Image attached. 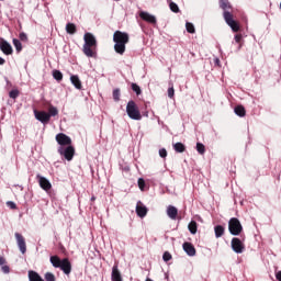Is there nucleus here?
<instances>
[{"instance_id": "f257e3e1", "label": "nucleus", "mask_w": 281, "mask_h": 281, "mask_svg": "<svg viewBox=\"0 0 281 281\" xmlns=\"http://www.w3.org/2000/svg\"><path fill=\"white\" fill-rule=\"evenodd\" d=\"M220 8L224 10L223 16L227 26L231 27L233 32H239L240 24L236 20H234V14L229 12V10H232V4L229 3V0H220Z\"/></svg>"}, {"instance_id": "f03ea898", "label": "nucleus", "mask_w": 281, "mask_h": 281, "mask_svg": "<svg viewBox=\"0 0 281 281\" xmlns=\"http://www.w3.org/2000/svg\"><path fill=\"white\" fill-rule=\"evenodd\" d=\"M83 41L82 52L85 56L88 58H95V56H98V40H95V36L92 33H86L83 35Z\"/></svg>"}, {"instance_id": "7ed1b4c3", "label": "nucleus", "mask_w": 281, "mask_h": 281, "mask_svg": "<svg viewBox=\"0 0 281 281\" xmlns=\"http://www.w3.org/2000/svg\"><path fill=\"white\" fill-rule=\"evenodd\" d=\"M113 41L115 43L114 52L116 54H120V56H124V52H126V45L128 41H131L128 33L122 32V31H115L113 34Z\"/></svg>"}, {"instance_id": "20e7f679", "label": "nucleus", "mask_w": 281, "mask_h": 281, "mask_svg": "<svg viewBox=\"0 0 281 281\" xmlns=\"http://www.w3.org/2000/svg\"><path fill=\"white\" fill-rule=\"evenodd\" d=\"M50 263L55 269H60L65 276L71 273V261H69V258L60 259L57 255L50 256Z\"/></svg>"}, {"instance_id": "39448f33", "label": "nucleus", "mask_w": 281, "mask_h": 281, "mask_svg": "<svg viewBox=\"0 0 281 281\" xmlns=\"http://www.w3.org/2000/svg\"><path fill=\"white\" fill-rule=\"evenodd\" d=\"M126 113L131 120H142V112H139V108L135 101H128L126 105Z\"/></svg>"}, {"instance_id": "423d86ee", "label": "nucleus", "mask_w": 281, "mask_h": 281, "mask_svg": "<svg viewBox=\"0 0 281 281\" xmlns=\"http://www.w3.org/2000/svg\"><path fill=\"white\" fill-rule=\"evenodd\" d=\"M228 231L232 236H240L243 233V224L237 217H232L228 222Z\"/></svg>"}, {"instance_id": "0eeeda50", "label": "nucleus", "mask_w": 281, "mask_h": 281, "mask_svg": "<svg viewBox=\"0 0 281 281\" xmlns=\"http://www.w3.org/2000/svg\"><path fill=\"white\" fill-rule=\"evenodd\" d=\"M57 151L59 155L65 157L67 161H71V159H74V155H76V148H74L71 145H68L66 148L58 147Z\"/></svg>"}, {"instance_id": "6e6552de", "label": "nucleus", "mask_w": 281, "mask_h": 281, "mask_svg": "<svg viewBox=\"0 0 281 281\" xmlns=\"http://www.w3.org/2000/svg\"><path fill=\"white\" fill-rule=\"evenodd\" d=\"M55 139L57 144H59V147L63 148V146H71V137H69L65 133H59L55 136Z\"/></svg>"}, {"instance_id": "1a4fd4ad", "label": "nucleus", "mask_w": 281, "mask_h": 281, "mask_svg": "<svg viewBox=\"0 0 281 281\" xmlns=\"http://www.w3.org/2000/svg\"><path fill=\"white\" fill-rule=\"evenodd\" d=\"M231 246L235 254H243V251H245V244H243L240 238L234 237L231 241Z\"/></svg>"}, {"instance_id": "9d476101", "label": "nucleus", "mask_w": 281, "mask_h": 281, "mask_svg": "<svg viewBox=\"0 0 281 281\" xmlns=\"http://www.w3.org/2000/svg\"><path fill=\"white\" fill-rule=\"evenodd\" d=\"M14 236L21 254H25L27 251V244L25 243V237H23V235H21L20 233H15Z\"/></svg>"}, {"instance_id": "9b49d317", "label": "nucleus", "mask_w": 281, "mask_h": 281, "mask_svg": "<svg viewBox=\"0 0 281 281\" xmlns=\"http://www.w3.org/2000/svg\"><path fill=\"white\" fill-rule=\"evenodd\" d=\"M36 179H38V183L40 187L42 188V190H45V192H49V190H52V182H49V180H47V178L37 175Z\"/></svg>"}, {"instance_id": "f8f14e48", "label": "nucleus", "mask_w": 281, "mask_h": 281, "mask_svg": "<svg viewBox=\"0 0 281 281\" xmlns=\"http://www.w3.org/2000/svg\"><path fill=\"white\" fill-rule=\"evenodd\" d=\"M139 18L143 21H146V23H150L151 25H157V18H155V15H153L146 11H142L139 13Z\"/></svg>"}, {"instance_id": "ddd939ff", "label": "nucleus", "mask_w": 281, "mask_h": 281, "mask_svg": "<svg viewBox=\"0 0 281 281\" xmlns=\"http://www.w3.org/2000/svg\"><path fill=\"white\" fill-rule=\"evenodd\" d=\"M0 49L5 54V56H11V54L14 52V49H12V45L5 40L0 41Z\"/></svg>"}, {"instance_id": "4468645a", "label": "nucleus", "mask_w": 281, "mask_h": 281, "mask_svg": "<svg viewBox=\"0 0 281 281\" xmlns=\"http://www.w3.org/2000/svg\"><path fill=\"white\" fill-rule=\"evenodd\" d=\"M36 120L42 122V124H47L50 120L49 114L45 111H34Z\"/></svg>"}, {"instance_id": "2eb2a0df", "label": "nucleus", "mask_w": 281, "mask_h": 281, "mask_svg": "<svg viewBox=\"0 0 281 281\" xmlns=\"http://www.w3.org/2000/svg\"><path fill=\"white\" fill-rule=\"evenodd\" d=\"M183 251H186V254H188L189 256H196V248H194V245H192V243L190 241H186L182 245Z\"/></svg>"}, {"instance_id": "dca6fc26", "label": "nucleus", "mask_w": 281, "mask_h": 281, "mask_svg": "<svg viewBox=\"0 0 281 281\" xmlns=\"http://www.w3.org/2000/svg\"><path fill=\"white\" fill-rule=\"evenodd\" d=\"M136 214L139 216V218H144V216L148 214V209L142 204V202H138L136 205Z\"/></svg>"}, {"instance_id": "f3484780", "label": "nucleus", "mask_w": 281, "mask_h": 281, "mask_svg": "<svg viewBox=\"0 0 281 281\" xmlns=\"http://www.w3.org/2000/svg\"><path fill=\"white\" fill-rule=\"evenodd\" d=\"M179 214V210H177V207L169 205L167 209V216H169V218H171V221H177V216Z\"/></svg>"}, {"instance_id": "a211bd4d", "label": "nucleus", "mask_w": 281, "mask_h": 281, "mask_svg": "<svg viewBox=\"0 0 281 281\" xmlns=\"http://www.w3.org/2000/svg\"><path fill=\"white\" fill-rule=\"evenodd\" d=\"M70 81L76 89H78L79 91L82 90V81H80V77H78L77 75H72L70 77Z\"/></svg>"}, {"instance_id": "6ab92c4d", "label": "nucleus", "mask_w": 281, "mask_h": 281, "mask_svg": "<svg viewBox=\"0 0 281 281\" xmlns=\"http://www.w3.org/2000/svg\"><path fill=\"white\" fill-rule=\"evenodd\" d=\"M29 281H45V279L43 277H41V274H38V272H36L34 270H30L29 271Z\"/></svg>"}, {"instance_id": "aec40b11", "label": "nucleus", "mask_w": 281, "mask_h": 281, "mask_svg": "<svg viewBox=\"0 0 281 281\" xmlns=\"http://www.w3.org/2000/svg\"><path fill=\"white\" fill-rule=\"evenodd\" d=\"M112 281H122V273H120V269H117V265L112 268Z\"/></svg>"}, {"instance_id": "412c9836", "label": "nucleus", "mask_w": 281, "mask_h": 281, "mask_svg": "<svg viewBox=\"0 0 281 281\" xmlns=\"http://www.w3.org/2000/svg\"><path fill=\"white\" fill-rule=\"evenodd\" d=\"M234 111L239 117H245V115H247V110H245V106L243 105L235 106Z\"/></svg>"}, {"instance_id": "4be33fe9", "label": "nucleus", "mask_w": 281, "mask_h": 281, "mask_svg": "<svg viewBox=\"0 0 281 281\" xmlns=\"http://www.w3.org/2000/svg\"><path fill=\"white\" fill-rule=\"evenodd\" d=\"M215 238H221L225 234V227L223 225H217L214 227Z\"/></svg>"}, {"instance_id": "5701e85b", "label": "nucleus", "mask_w": 281, "mask_h": 281, "mask_svg": "<svg viewBox=\"0 0 281 281\" xmlns=\"http://www.w3.org/2000/svg\"><path fill=\"white\" fill-rule=\"evenodd\" d=\"M66 32H67V34H76V32H78V29L76 27V24L67 23L66 24Z\"/></svg>"}, {"instance_id": "b1692460", "label": "nucleus", "mask_w": 281, "mask_h": 281, "mask_svg": "<svg viewBox=\"0 0 281 281\" xmlns=\"http://www.w3.org/2000/svg\"><path fill=\"white\" fill-rule=\"evenodd\" d=\"M173 149L176 153H186V145H183V143H176Z\"/></svg>"}, {"instance_id": "393cba45", "label": "nucleus", "mask_w": 281, "mask_h": 281, "mask_svg": "<svg viewBox=\"0 0 281 281\" xmlns=\"http://www.w3.org/2000/svg\"><path fill=\"white\" fill-rule=\"evenodd\" d=\"M188 229L191 234H196L198 231V224L194 221H191L188 225Z\"/></svg>"}, {"instance_id": "a878e982", "label": "nucleus", "mask_w": 281, "mask_h": 281, "mask_svg": "<svg viewBox=\"0 0 281 281\" xmlns=\"http://www.w3.org/2000/svg\"><path fill=\"white\" fill-rule=\"evenodd\" d=\"M13 45L19 53L23 52V44H21V41H19L18 38H13Z\"/></svg>"}, {"instance_id": "bb28decb", "label": "nucleus", "mask_w": 281, "mask_h": 281, "mask_svg": "<svg viewBox=\"0 0 281 281\" xmlns=\"http://www.w3.org/2000/svg\"><path fill=\"white\" fill-rule=\"evenodd\" d=\"M48 115H49L50 119L56 117V115H58V109L54 105H49Z\"/></svg>"}, {"instance_id": "cd10ccee", "label": "nucleus", "mask_w": 281, "mask_h": 281, "mask_svg": "<svg viewBox=\"0 0 281 281\" xmlns=\"http://www.w3.org/2000/svg\"><path fill=\"white\" fill-rule=\"evenodd\" d=\"M186 27L189 34H194L196 32V30L194 29V24H192L191 22H187Z\"/></svg>"}, {"instance_id": "c85d7f7f", "label": "nucleus", "mask_w": 281, "mask_h": 281, "mask_svg": "<svg viewBox=\"0 0 281 281\" xmlns=\"http://www.w3.org/2000/svg\"><path fill=\"white\" fill-rule=\"evenodd\" d=\"M53 78L58 82H60V80H63V72H60V70H54Z\"/></svg>"}, {"instance_id": "c756f323", "label": "nucleus", "mask_w": 281, "mask_h": 281, "mask_svg": "<svg viewBox=\"0 0 281 281\" xmlns=\"http://www.w3.org/2000/svg\"><path fill=\"white\" fill-rule=\"evenodd\" d=\"M112 95H113L114 102H120V95H121L120 88L114 89Z\"/></svg>"}, {"instance_id": "7c9ffc66", "label": "nucleus", "mask_w": 281, "mask_h": 281, "mask_svg": "<svg viewBox=\"0 0 281 281\" xmlns=\"http://www.w3.org/2000/svg\"><path fill=\"white\" fill-rule=\"evenodd\" d=\"M196 150L200 155H205V145L202 143H196Z\"/></svg>"}, {"instance_id": "2f4dec72", "label": "nucleus", "mask_w": 281, "mask_h": 281, "mask_svg": "<svg viewBox=\"0 0 281 281\" xmlns=\"http://www.w3.org/2000/svg\"><path fill=\"white\" fill-rule=\"evenodd\" d=\"M169 8H170L171 12H175L176 14H178V12H179V5H178L177 3L170 2V3H169Z\"/></svg>"}, {"instance_id": "473e14b6", "label": "nucleus", "mask_w": 281, "mask_h": 281, "mask_svg": "<svg viewBox=\"0 0 281 281\" xmlns=\"http://www.w3.org/2000/svg\"><path fill=\"white\" fill-rule=\"evenodd\" d=\"M132 90L136 92V95H142V88L137 83H132Z\"/></svg>"}, {"instance_id": "72a5a7b5", "label": "nucleus", "mask_w": 281, "mask_h": 281, "mask_svg": "<svg viewBox=\"0 0 281 281\" xmlns=\"http://www.w3.org/2000/svg\"><path fill=\"white\" fill-rule=\"evenodd\" d=\"M162 260L165 262H170V260H172V255L168 251H165L164 255H162Z\"/></svg>"}, {"instance_id": "f704fd0d", "label": "nucleus", "mask_w": 281, "mask_h": 281, "mask_svg": "<svg viewBox=\"0 0 281 281\" xmlns=\"http://www.w3.org/2000/svg\"><path fill=\"white\" fill-rule=\"evenodd\" d=\"M45 280L46 281H56V277L52 272H46L45 273Z\"/></svg>"}, {"instance_id": "c9c22d12", "label": "nucleus", "mask_w": 281, "mask_h": 281, "mask_svg": "<svg viewBox=\"0 0 281 281\" xmlns=\"http://www.w3.org/2000/svg\"><path fill=\"white\" fill-rule=\"evenodd\" d=\"M9 98H12V100H16V98H19V90H11L9 92Z\"/></svg>"}, {"instance_id": "e433bc0d", "label": "nucleus", "mask_w": 281, "mask_h": 281, "mask_svg": "<svg viewBox=\"0 0 281 281\" xmlns=\"http://www.w3.org/2000/svg\"><path fill=\"white\" fill-rule=\"evenodd\" d=\"M138 188L139 190H144V188H146V181L144 180V178L138 179Z\"/></svg>"}, {"instance_id": "4c0bfd02", "label": "nucleus", "mask_w": 281, "mask_h": 281, "mask_svg": "<svg viewBox=\"0 0 281 281\" xmlns=\"http://www.w3.org/2000/svg\"><path fill=\"white\" fill-rule=\"evenodd\" d=\"M19 38L20 41H22V43H27L29 41L27 34H25L24 32L20 33Z\"/></svg>"}, {"instance_id": "58836bf2", "label": "nucleus", "mask_w": 281, "mask_h": 281, "mask_svg": "<svg viewBox=\"0 0 281 281\" xmlns=\"http://www.w3.org/2000/svg\"><path fill=\"white\" fill-rule=\"evenodd\" d=\"M159 156H160L162 159H166V157H168V150H166V148L159 149Z\"/></svg>"}, {"instance_id": "ea45409f", "label": "nucleus", "mask_w": 281, "mask_h": 281, "mask_svg": "<svg viewBox=\"0 0 281 281\" xmlns=\"http://www.w3.org/2000/svg\"><path fill=\"white\" fill-rule=\"evenodd\" d=\"M168 98H175V87L172 86L168 89Z\"/></svg>"}, {"instance_id": "a19ab883", "label": "nucleus", "mask_w": 281, "mask_h": 281, "mask_svg": "<svg viewBox=\"0 0 281 281\" xmlns=\"http://www.w3.org/2000/svg\"><path fill=\"white\" fill-rule=\"evenodd\" d=\"M7 206L10 207V210H16V203L12 201H8Z\"/></svg>"}, {"instance_id": "79ce46f5", "label": "nucleus", "mask_w": 281, "mask_h": 281, "mask_svg": "<svg viewBox=\"0 0 281 281\" xmlns=\"http://www.w3.org/2000/svg\"><path fill=\"white\" fill-rule=\"evenodd\" d=\"M243 41V34L235 35V43H240Z\"/></svg>"}, {"instance_id": "37998d69", "label": "nucleus", "mask_w": 281, "mask_h": 281, "mask_svg": "<svg viewBox=\"0 0 281 281\" xmlns=\"http://www.w3.org/2000/svg\"><path fill=\"white\" fill-rule=\"evenodd\" d=\"M1 271H3V273H10V267L9 266H2Z\"/></svg>"}, {"instance_id": "c03bdc74", "label": "nucleus", "mask_w": 281, "mask_h": 281, "mask_svg": "<svg viewBox=\"0 0 281 281\" xmlns=\"http://www.w3.org/2000/svg\"><path fill=\"white\" fill-rule=\"evenodd\" d=\"M276 279H277L278 281H281V270H279V271L276 272Z\"/></svg>"}, {"instance_id": "a18cd8bd", "label": "nucleus", "mask_w": 281, "mask_h": 281, "mask_svg": "<svg viewBox=\"0 0 281 281\" xmlns=\"http://www.w3.org/2000/svg\"><path fill=\"white\" fill-rule=\"evenodd\" d=\"M5 265V259L0 256V267H3Z\"/></svg>"}, {"instance_id": "49530a36", "label": "nucleus", "mask_w": 281, "mask_h": 281, "mask_svg": "<svg viewBox=\"0 0 281 281\" xmlns=\"http://www.w3.org/2000/svg\"><path fill=\"white\" fill-rule=\"evenodd\" d=\"M0 65H5V59H3L2 57H0Z\"/></svg>"}, {"instance_id": "de8ad7c7", "label": "nucleus", "mask_w": 281, "mask_h": 281, "mask_svg": "<svg viewBox=\"0 0 281 281\" xmlns=\"http://www.w3.org/2000/svg\"><path fill=\"white\" fill-rule=\"evenodd\" d=\"M218 63H221V60L218 58L215 59V65H218Z\"/></svg>"}, {"instance_id": "09e8293b", "label": "nucleus", "mask_w": 281, "mask_h": 281, "mask_svg": "<svg viewBox=\"0 0 281 281\" xmlns=\"http://www.w3.org/2000/svg\"><path fill=\"white\" fill-rule=\"evenodd\" d=\"M91 201H95V196H92V198H91Z\"/></svg>"}]
</instances>
